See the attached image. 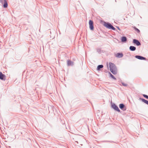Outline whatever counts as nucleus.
Instances as JSON below:
<instances>
[{
  "label": "nucleus",
  "instance_id": "obj_13",
  "mask_svg": "<svg viewBox=\"0 0 148 148\" xmlns=\"http://www.w3.org/2000/svg\"><path fill=\"white\" fill-rule=\"evenodd\" d=\"M139 98V99L141 100L142 102L148 105V101L145 100L143 98Z\"/></svg>",
  "mask_w": 148,
  "mask_h": 148
},
{
  "label": "nucleus",
  "instance_id": "obj_8",
  "mask_svg": "<svg viewBox=\"0 0 148 148\" xmlns=\"http://www.w3.org/2000/svg\"><path fill=\"white\" fill-rule=\"evenodd\" d=\"M135 57L138 59L140 60H146V58L143 56H139V55H136L135 56Z\"/></svg>",
  "mask_w": 148,
  "mask_h": 148
},
{
  "label": "nucleus",
  "instance_id": "obj_21",
  "mask_svg": "<svg viewBox=\"0 0 148 148\" xmlns=\"http://www.w3.org/2000/svg\"><path fill=\"white\" fill-rule=\"evenodd\" d=\"M143 96L146 99H147L148 97V95L145 94H143Z\"/></svg>",
  "mask_w": 148,
  "mask_h": 148
},
{
  "label": "nucleus",
  "instance_id": "obj_16",
  "mask_svg": "<svg viewBox=\"0 0 148 148\" xmlns=\"http://www.w3.org/2000/svg\"><path fill=\"white\" fill-rule=\"evenodd\" d=\"M103 67V65H99L98 66L97 70L98 71H100L101 69Z\"/></svg>",
  "mask_w": 148,
  "mask_h": 148
},
{
  "label": "nucleus",
  "instance_id": "obj_18",
  "mask_svg": "<svg viewBox=\"0 0 148 148\" xmlns=\"http://www.w3.org/2000/svg\"><path fill=\"white\" fill-rule=\"evenodd\" d=\"M110 76L114 80H116V78L110 72H109Z\"/></svg>",
  "mask_w": 148,
  "mask_h": 148
},
{
  "label": "nucleus",
  "instance_id": "obj_10",
  "mask_svg": "<svg viewBox=\"0 0 148 148\" xmlns=\"http://www.w3.org/2000/svg\"><path fill=\"white\" fill-rule=\"evenodd\" d=\"M123 56V55L122 53H118L115 56L119 58H122Z\"/></svg>",
  "mask_w": 148,
  "mask_h": 148
},
{
  "label": "nucleus",
  "instance_id": "obj_7",
  "mask_svg": "<svg viewBox=\"0 0 148 148\" xmlns=\"http://www.w3.org/2000/svg\"><path fill=\"white\" fill-rule=\"evenodd\" d=\"M133 43L135 44L138 46L141 45V43L139 40L136 39H134L133 40Z\"/></svg>",
  "mask_w": 148,
  "mask_h": 148
},
{
  "label": "nucleus",
  "instance_id": "obj_17",
  "mask_svg": "<svg viewBox=\"0 0 148 148\" xmlns=\"http://www.w3.org/2000/svg\"><path fill=\"white\" fill-rule=\"evenodd\" d=\"M133 28L134 29V30L137 32L138 33H139L140 32V30L137 28L136 27L134 26L133 27Z\"/></svg>",
  "mask_w": 148,
  "mask_h": 148
},
{
  "label": "nucleus",
  "instance_id": "obj_15",
  "mask_svg": "<svg viewBox=\"0 0 148 148\" xmlns=\"http://www.w3.org/2000/svg\"><path fill=\"white\" fill-rule=\"evenodd\" d=\"M129 49L130 51H134L136 50V48L135 47L131 46L130 47Z\"/></svg>",
  "mask_w": 148,
  "mask_h": 148
},
{
  "label": "nucleus",
  "instance_id": "obj_14",
  "mask_svg": "<svg viewBox=\"0 0 148 148\" xmlns=\"http://www.w3.org/2000/svg\"><path fill=\"white\" fill-rule=\"evenodd\" d=\"M4 4L3 7L4 8H7L8 6V4L6 0H3Z\"/></svg>",
  "mask_w": 148,
  "mask_h": 148
},
{
  "label": "nucleus",
  "instance_id": "obj_2",
  "mask_svg": "<svg viewBox=\"0 0 148 148\" xmlns=\"http://www.w3.org/2000/svg\"><path fill=\"white\" fill-rule=\"evenodd\" d=\"M103 25L107 28L111 29L114 30H116L115 28L111 24L109 23L104 22V23Z\"/></svg>",
  "mask_w": 148,
  "mask_h": 148
},
{
  "label": "nucleus",
  "instance_id": "obj_9",
  "mask_svg": "<svg viewBox=\"0 0 148 148\" xmlns=\"http://www.w3.org/2000/svg\"><path fill=\"white\" fill-rule=\"evenodd\" d=\"M74 65V62L69 60L67 61V65L68 66H73Z\"/></svg>",
  "mask_w": 148,
  "mask_h": 148
},
{
  "label": "nucleus",
  "instance_id": "obj_6",
  "mask_svg": "<svg viewBox=\"0 0 148 148\" xmlns=\"http://www.w3.org/2000/svg\"><path fill=\"white\" fill-rule=\"evenodd\" d=\"M0 79L3 81H5L6 79L5 75L2 73L0 71Z\"/></svg>",
  "mask_w": 148,
  "mask_h": 148
},
{
  "label": "nucleus",
  "instance_id": "obj_5",
  "mask_svg": "<svg viewBox=\"0 0 148 148\" xmlns=\"http://www.w3.org/2000/svg\"><path fill=\"white\" fill-rule=\"evenodd\" d=\"M119 108L123 111H125L126 110V107L123 103L120 104L119 105Z\"/></svg>",
  "mask_w": 148,
  "mask_h": 148
},
{
  "label": "nucleus",
  "instance_id": "obj_12",
  "mask_svg": "<svg viewBox=\"0 0 148 148\" xmlns=\"http://www.w3.org/2000/svg\"><path fill=\"white\" fill-rule=\"evenodd\" d=\"M139 98V99L141 100L142 102L148 105V101L145 100L143 98Z\"/></svg>",
  "mask_w": 148,
  "mask_h": 148
},
{
  "label": "nucleus",
  "instance_id": "obj_1",
  "mask_svg": "<svg viewBox=\"0 0 148 148\" xmlns=\"http://www.w3.org/2000/svg\"><path fill=\"white\" fill-rule=\"evenodd\" d=\"M110 68L111 72L114 75H116L117 73V70L116 66L114 63H109Z\"/></svg>",
  "mask_w": 148,
  "mask_h": 148
},
{
  "label": "nucleus",
  "instance_id": "obj_3",
  "mask_svg": "<svg viewBox=\"0 0 148 148\" xmlns=\"http://www.w3.org/2000/svg\"><path fill=\"white\" fill-rule=\"evenodd\" d=\"M89 28L91 30H93L94 29L93 22L92 20H90L89 22Z\"/></svg>",
  "mask_w": 148,
  "mask_h": 148
},
{
  "label": "nucleus",
  "instance_id": "obj_19",
  "mask_svg": "<svg viewBox=\"0 0 148 148\" xmlns=\"http://www.w3.org/2000/svg\"><path fill=\"white\" fill-rule=\"evenodd\" d=\"M97 52L99 53H101V48H98L97 49Z\"/></svg>",
  "mask_w": 148,
  "mask_h": 148
},
{
  "label": "nucleus",
  "instance_id": "obj_20",
  "mask_svg": "<svg viewBox=\"0 0 148 148\" xmlns=\"http://www.w3.org/2000/svg\"><path fill=\"white\" fill-rule=\"evenodd\" d=\"M121 83L122 85L124 86H127V84H125L123 82H122Z\"/></svg>",
  "mask_w": 148,
  "mask_h": 148
},
{
  "label": "nucleus",
  "instance_id": "obj_22",
  "mask_svg": "<svg viewBox=\"0 0 148 148\" xmlns=\"http://www.w3.org/2000/svg\"><path fill=\"white\" fill-rule=\"evenodd\" d=\"M118 27V29H119V27Z\"/></svg>",
  "mask_w": 148,
  "mask_h": 148
},
{
  "label": "nucleus",
  "instance_id": "obj_4",
  "mask_svg": "<svg viewBox=\"0 0 148 148\" xmlns=\"http://www.w3.org/2000/svg\"><path fill=\"white\" fill-rule=\"evenodd\" d=\"M111 107L114 110L118 112H120V110H119L118 107L115 104L113 103L112 104Z\"/></svg>",
  "mask_w": 148,
  "mask_h": 148
},
{
  "label": "nucleus",
  "instance_id": "obj_11",
  "mask_svg": "<svg viewBox=\"0 0 148 148\" xmlns=\"http://www.w3.org/2000/svg\"><path fill=\"white\" fill-rule=\"evenodd\" d=\"M121 41L123 42H125L127 41V38L125 36H122L121 37Z\"/></svg>",
  "mask_w": 148,
  "mask_h": 148
}]
</instances>
